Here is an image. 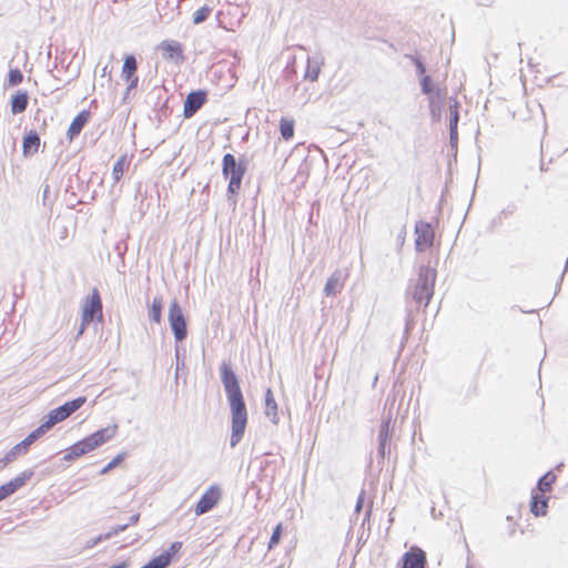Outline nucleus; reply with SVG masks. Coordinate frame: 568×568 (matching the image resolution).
<instances>
[{
	"label": "nucleus",
	"instance_id": "nucleus-48",
	"mask_svg": "<svg viewBox=\"0 0 568 568\" xmlns=\"http://www.w3.org/2000/svg\"><path fill=\"white\" fill-rule=\"evenodd\" d=\"M405 235H406V229L405 226L400 230L399 234L397 235V242L399 244V246H402L404 244V241H405Z\"/></svg>",
	"mask_w": 568,
	"mask_h": 568
},
{
	"label": "nucleus",
	"instance_id": "nucleus-29",
	"mask_svg": "<svg viewBox=\"0 0 568 568\" xmlns=\"http://www.w3.org/2000/svg\"><path fill=\"white\" fill-rule=\"evenodd\" d=\"M394 428L392 426V418L388 416L387 418L383 419L379 429H378V442H390L393 436Z\"/></svg>",
	"mask_w": 568,
	"mask_h": 568
},
{
	"label": "nucleus",
	"instance_id": "nucleus-9",
	"mask_svg": "<svg viewBox=\"0 0 568 568\" xmlns=\"http://www.w3.org/2000/svg\"><path fill=\"white\" fill-rule=\"evenodd\" d=\"M415 250L417 252H424L434 244L435 232L429 222L418 221L415 224Z\"/></svg>",
	"mask_w": 568,
	"mask_h": 568
},
{
	"label": "nucleus",
	"instance_id": "nucleus-24",
	"mask_svg": "<svg viewBox=\"0 0 568 568\" xmlns=\"http://www.w3.org/2000/svg\"><path fill=\"white\" fill-rule=\"evenodd\" d=\"M549 498L544 494L532 493L530 498V511L536 516H545L548 509Z\"/></svg>",
	"mask_w": 568,
	"mask_h": 568
},
{
	"label": "nucleus",
	"instance_id": "nucleus-21",
	"mask_svg": "<svg viewBox=\"0 0 568 568\" xmlns=\"http://www.w3.org/2000/svg\"><path fill=\"white\" fill-rule=\"evenodd\" d=\"M118 433V425H109L104 428H100L95 430L94 433L90 434V438L92 440V444L94 448L102 446L106 442L111 440Z\"/></svg>",
	"mask_w": 568,
	"mask_h": 568
},
{
	"label": "nucleus",
	"instance_id": "nucleus-4",
	"mask_svg": "<svg viewBox=\"0 0 568 568\" xmlns=\"http://www.w3.org/2000/svg\"><path fill=\"white\" fill-rule=\"evenodd\" d=\"M87 403L85 396H79L74 399L68 400L62 405L51 409L44 417V420L41 423V426L47 430V433L57 424L65 420L73 413L79 410Z\"/></svg>",
	"mask_w": 568,
	"mask_h": 568
},
{
	"label": "nucleus",
	"instance_id": "nucleus-40",
	"mask_svg": "<svg viewBox=\"0 0 568 568\" xmlns=\"http://www.w3.org/2000/svg\"><path fill=\"white\" fill-rule=\"evenodd\" d=\"M126 457V453H119L115 457H113L101 470V475L108 474L113 468L118 467Z\"/></svg>",
	"mask_w": 568,
	"mask_h": 568
},
{
	"label": "nucleus",
	"instance_id": "nucleus-16",
	"mask_svg": "<svg viewBox=\"0 0 568 568\" xmlns=\"http://www.w3.org/2000/svg\"><path fill=\"white\" fill-rule=\"evenodd\" d=\"M94 449L95 448L92 444L90 436H85L84 438L78 440L77 443L72 444L70 447L65 449L63 460L73 462Z\"/></svg>",
	"mask_w": 568,
	"mask_h": 568
},
{
	"label": "nucleus",
	"instance_id": "nucleus-34",
	"mask_svg": "<svg viewBox=\"0 0 568 568\" xmlns=\"http://www.w3.org/2000/svg\"><path fill=\"white\" fill-rule=\"evenodd\" d=\"M459 102L454 98L449 103V130H458Z\"/></svg>",
	"mask_w": 568,
	"mask_h": 568
},
{
	"label": "nucleus",
	"instance_id": "nucleus-6",
	"mask_svg": "<svg viewBox=\"0 0 568 568\" xmlns=\"http://www.w3.org/2000/svg\"><path fill=\"white\" fill-rule=\"evenodd\" d=\"M103 305L100 292L98 288H93L91 294L85 296L82 308L81 318L84 324H91L92 322H103Z\"/></svg>",
	"mask_w": 568,
	"mask_h": 568
},
{
	"label": "nucleus",
	"instance_id": "nucleus-18",
	"mask_svg": "<svg viewBox=\"0 0 568 568\" xmlns=\"http://www.w3.org/2000/svg\"><path fill=\"white\" fill-rule=\"evenodd\" d=\"M91 119V112L89 110L80 111L71 121L67 131V138L71 142L79 136L83 128L88 124Z\"/></svg>",
	"mask_w": 568,
	"mask_h": 568
},
{
	"label": "nucleus",
	"instance_id": "nucleus-27",
	"mask_svg": "<svg viewBox=\"0 0 568 568\" xmlns=\"http://www.w3.org/2000/svg\"><path fill=\"white\" fill-rule=\"evenodd\" d=\"M162 311H163V298L161 295H156L153 297L151 305L149 306V318L151 322L160 324L162 321Z\"/></svg>",
	"mask_w": 568,
	"mask_h": 568
},
{
	"label": "nucleus",
	"instance_id": "nucleus-56",
	"mask_svg": "<svg viewBox=\"0 0 568 568\" xmlns=\"http://www.w3.org/2000/svg\"><path fill=\"white\" fill-rule=\"evenodd\" d=\"M102 71H103L102 75H105L106 74V67H104Z\"/></svg>",
	"mask_w": 568,
	"mask_h": 568
},
{
	"label": "nucleus",
	"instance_id": "nucleus-25",
	"mask_svg": "<svg viewBox=\"0 0 568 568\" xmlns=\"http://www.w3.org/2000/svg\"><path fill=\"white\" fill-rule=\"evenodd\" d=\"M420 92L427 95L428 99L434 98L436 95L446 93V89L440 88L435 84L430 75L422 77L419 79Z\"/></svg>",
	"mask_w": 568,
	"mask_h": 568
},
{
	"label": "nucleus",
	"instance_id": "nucleus-50",
	"mask_svg": "<svg viewBox=\"0 0 568 568\" xmlns=\"http://www.w3.org/2000/svg\"><path fill=\"white\" fill-rule=\"evenodd\" d=\"M363 495L364 494L362 493L359 495V497L357 498V501H356V505H355V511L356 513H358L362 509V507H363V503H364V496Z\"/></svg>",
	"mask_w": 568,
	"mask_h": 568
},
{
	"label": "nucleus",
	"instance_id": "nucleus-30",
	"mask_svg": "<svg viewBox=\"0 0 568 568\" xmlns=\"http://www.w3.org/2000/svg\"><path fill=\"white\" fill-rule=\"evenodd\" d=\"M120 532H121V527H111L109 531H106L104 534H100L99 536L89 539L85 544V548H88V549L93 548L97 545H99L100 542H102L104 540H109Z\"/></svg>",
	"mask_w": 568,
	"mask_h": 568
},
{
	"label": "nucleus",
	"instance_id": "nucleus-38",
	"mask_svg": "<svg viewBox=\"0 0 568 568\" xmlns=\"http://www.w3.org/2000/svg\"><path fill=\"white\" fill-rule=\"evenodd\" d=\"M283 532H284V527H283V524L282 523H278L274 528H273V531H272V535H271V538L268 540V544H267V548L268 550L275 548L281 539H282V536H283Z\"/></svg>",
	"mask_w": 568,
	"mask_h": 568
},
{
	"label": "nucleus",
	"instance_id": "nucleus-20",
	"mask_svg": "<svg viewBox=\"0 0 568 568\" xmlns=\"http://www.w3.org/2000/svg\"><path fill=\"white\" fill-rule=\"evenodd\" d=\"M181 548V541H173L168 549L163 550L158 556H154L153 560L158 564L160 568H168L175 558V556L180 552Z\"/></svg>",
	"mask_w": 568,
	"mask_h": 568
},
{
	"label": "nucleus",
	"instance_id": "nucleus-22",
	"mask_svg": "<svg viewBox=\"0 0 568 568\" xmlns=\"http://www.w3.org/2000/svg\"><path fill=\"white\" fill-rule=\"evenodd\" d=\"M445 99L446 93L436 95L434 98L430 97V99H428V108L432 122L438 123L442 121L443 111L445 110Z\"/></svg>",
	"mask_w": 568,
	"mask_h": 568
},
{
	"label": "nucleus",
	"instance_id": "nucleus-44",
	"mask_svg": "<svg viewBox=\"0 0 568 568\" xmlns=\"http://www.w3.org/2000/svg\"><path fill=\"white\" fill-rule=\"evenodd\" d=\"M449 145L456 153L458 146V130H449Z\"/></svg>",
	"mask_w": 568,
	"mask_h": 568
},
{
	"label": "nucleus",
	"instance_id": "nucleus-28",
	"mask_svg": "<svg viewBox=\"0 0 568 568\" xmlns=\"http://www.w3.org/2000/svg\"><path fill=\"white\" fill-rule=\"evenodd\" d=\"M185 358H186V349L180 346H175V359H176V367H175V382L181 376H186V365H185Z\"/></svg>",
	"mask_w": 568,
	"mask_h": 568
},
{
	"label": "nucleus",
	"instance_id": "nucleus-42",
	"mask_svg": "<svg viewBox=\"0 0 568 568\" xmlns=\"http://www.w3.org/2000/svg\"><path fill=\"white\" fill-rule=\"evenodd\" d=\"M139 520H140V513H135L129 517L126 523L115 525L114 527H121V532H122V531H125L129 527L136 525L139 523Z\"/></svg>",
	"mask_w": 568,
	"mask_h": 568
},
{
	"label": "nucleus",
	"instance_id": "nucleus-17",
	"mask_svg": "<svg viewBox=\"0 0 568 568\" xmlns=\"http://www.w3.org/2000/svg\"><path fill=\"white\" fill-rule=\"evenodd\" d=\"M346 278L347 274L344 271L335 270L324 285V294L326 296H336L337 293L342 292Z\"/></svg>",
	"mask_w": 568,
	"mask_h": 568
},
{
	"label": "nucleus",
	"instance_id": "nucleus-2",
	"mask_svg": "<svg viewBox=\"0 0 568 568\" xmlns=\"http://www.w3.org/2000/svg\"><path fill=\"white\" fill-rule=\"evenodd\" d=\"M436 277L437 272L434 267L420 265L415 284L407 288L406 296L410 297L412 302H408L406 306V334H408L415 325L414 313L418 312L422 305L426 307L433 298Z\"/></svg>",
	"mask_w": 568,
	"mask_h": 568
},
{
	"label": "nucleus",
	"instance_id": "nucleus-55",
	"mask_svg": "<svg viewBox=\"0 0 568 568\" xmlns=\"http://www.w3.org/2000/svg\"><path fill=\"white\" fill-rule=\"evenodd\" d=\"M562 467H564V463H560V464H558V465L556 466V469H557V470H560Z\"/></svg>",
	"mask_w": 568,
	"mask_h": 568
},
{
	"label": "nucleus",
	"instance_id": "nucleus-52",
	"mask_svg": "<svg viewBox=\"0 0 568 568\" xmlns=\"http://www.w3.org/2000/svg\"><path fill=\"white\" fill-rule=\"evenodd\" d=\"M514 211H515V206L513 205V206H509V207H507V209H504V210L501 211V214H503L504 216H508V215L513 214V213H514Z\"/></svg>",
	"mask_w": 568,
	"mask_h": 568
},
{
	"label": "nucleus",
	"instance_id": "nucleus-53",
	"mask_svg": "<svg viewBox=\"0 0 568 568\" xmlns=\"http://www.w3.org/2000/svg\"><path fill=\"white\" fill-rule=\"evenodd\" d=\"M237 163H241L243 166H245L247 169L248 160L245 155H241L237 159Z\"/></svg>",
	"mask_w": 568,
	"mask_h": 568
},
{
	"label": "nucleus",
	"instance_id": "nucleus-14",
	"mask_svg": "<svg viewBox=\"0 0 568 568\" xmlns=\"http://www.w3.org/2000/svg\"><path fill=\"white\" fill-rule=\"evenodd\" d=\"M34 471L32 469L23 470L17 477L12 478L8 483H4L0 486V491L4 499L12 496L16 491H18L21 487H23L28 480L32 478Z\"/></svg>",
	"mask_w": 568,
	"mask_h": 568
},
{
	"label": "nucleus",
	"instance_id": "nucleus-1",
	"mask_svg": "<svg viewBox=\"0 0 568 568\" xmlns=\"http://www.w3.org/2000/svg\"><path fill=\"white\" fill-rule=\"evenodd\" d=\"M220 377L231 413L230 446L234 448L243 438L247 425V408L240 379L230 361H223L220 365Z\"/></svg>",
	"mask_w": 568,
	"mask_h": 568
},
{
	"label": "nucleus",
	"instance_id": "nucleus-39",
	"mask_svg": "<svg viewBox=\"0 0 568 568\" xmlns=\"http://www.w3.org/2000/svg\"><path fill=\"white\" fill-rule=\"evenodd\" d=\"M212 12V8L207 4H204L203 7L199 8L194 13H193V17H192V21L194 24H201L203 23L207 18L211 14Z\"/></svg>",
	"mask_w": 568,
	"mask_h": 568
},
{
	"label": "nucleus",
	"instance_id": "nucleus-43",
	"mask_svg": "<svg viewBox=\"0 0 568 568\" xmlns=\"http://www.w3.org/2000/svg\"><path fill=\"white\" fill-rule=\"evenodd\" d=\"M141 538H142V536H141V534H139V532L129 534V535L123 539V545H122L121 547H126V546L134 545V544H136Z\"/></svg>",
	"mask_w": 568,
	"mask_h": 568
},
{
	"label": "nucleus",
	"instance_id": "nucleus-46",
	"mask_svg": "<svg viewBox=\"0 0 568 568\" xmlns=\"http://www.w3.org/2000/svg\"><path fill=\"white\" fill-rule=\"evenodd\" d=\"M88 326H89V324H84L83 318H81V324L75 334V341L79 339L83 335V333L85 332Z\"/></svg>",
	"mask_w": 568,
	"mask_h": 568
},
{
	"label": "nucleus",
	"instance_id": "nucleus-36",
	"mask_svg": "<svg viewBox=\"0 0 568 568\" xmlns=\"http://www.w3.org/2000/svg\"><path fill=\"white\" fill-rule=\"evenodd\" d=\"M23 81V73L19 68H12L7 75V85L10 88L19 85Z\"/></svg>",
	"mask_w": 568,
	"mask_h": 568
},
{
	"label": "nucleus",
	"instance_id": "nucleus-54",
	"mask_svg": "<svg viewBox=\"0 0 568 568\" xmlns=\"http://www.w3.org/2000/svg\"><path fill=\"white\" fill-rule=\"evenodd\" d=\"M270 464H271V463H270L268 460H266V459H262V460L260 462V469H261V470H264L265 468H267V467L270 466Z\"/></svg>",
	"mask_w": 568,
	"mask_h": 568
},
{
	"label": "nucleus",
	"instance_id": "nucleus-37",
	"mask_svg": "<svg viewBox=\"0 0 568 568\" xmlns=\"http://www.w3.org/2000/svg\"><path fill=\"white\" fill-rule=\"evenodd\" d=\"M126 164V156L122 155L120 156L112 168V179L114 183L119 182L124 173V166Z\"/></svg>",
	"mask_w": 568,
	"mask_h": 568
},
{
	"label": "nucleus",
	"instance_id": "nucleus-31",
	"mask_svg": "<svg viewBox=\"0 0 568 568\" xmlns=\"http://www.w3.org/2000/svg\"><path fill=\"white\" fill-rule=\"evenodd\" d=\"M295 121L288 118H281L280 133L283 140L290 141L294 136Z\"/></svg>",
	"mask_w": 568,
	"mask_h": 568
},
{
	"label": "nucleus",
	"instance_id": "nucleus-12",
	"mask_svg": "<svg viewBox=\"0 0 568 568\" xmlns=\"http://www.w3.org/2000/svg\"><path fill=\"white\" fill-rule=\"evenodd\" d=\"M158 50L161 51L164 60L172 61L178 65L185 60L183 45L176 40H163L158 45Z\"/></svg>",
	"mask_w": 568,
	"mask_h": 568
},
{
	"label": "nucleus",
	"instance_id": "nucleus-5",
	"mask_svg": "<svg viewBox=\"0 0 568 568\" xmlns=\"http://www.w3.org/2000/svg\"><path fill=\"white\" fill-rule=\"evenodd\" d=\"M44 434H47V430L40 424L36 429L29 433L26 438L16 444L2 458H0V470L14 462L19 456L26 455L29 452L30 446Z\"/></svg>",
	"mask_w": 568,
	"mask_h": 568
},
{
	"label": "nucleus",
	"instance_id": "nucleus-11",
	"mask_svg": "<svg viewBox=\"0 0 568 568\" xmlns=\"http://www.w3.org/2000/svg\"><path fill=\"white\" fill-rule=\"evenodd\" d=\"M207 102V91L199 89L187 93L183 103V116L190 119Z\"/></svg>",
	"mask_w": 568,
	"mask_h": 568
},
{
	"label": "nucleus",
	"instance_id": "nucleus-47",
	"mask_svg": "<svg viewBox=\"0 0 568 568\" xmlns=\"http://www.w3.org/2000/svg\"><path fill=\"white\" fill-rule=\"evenodd\" d=\"M567 271H568V256H567V260H566V263H565L564 271H562V273H561V275H560V277H559V280H558V282L556 284V292L560 288L562 280H564V276H565Z\"/></svg>",
	"mask_w": 568,
	"mask_h": 568
},
{
	"label": "nucleus",
	"instance_id": "nucleus-19",
	"mask_svg": "<svg viewBox=\"0 0 568 568\" xmlns=\"http://www.w3.org/2000/svg\"><path fill=\"white\" fill-rule=\"evenodd\" d=\"M40 136L36 130L26 131L22 138V154L26 159L33 156L40 148Z\"/></svg>",
	"mask_w": 568,
	"mask_h": 568
},
{
	"label": "nucleus",
	"instance_id": "nucleus-58",
	"mask_svg": "<svg viewBox=\"0 0 568 568\" xmlns=\"http://www.w3.org/2000/svg\"><path fill=\"white\" fill-rule=\"evenodd\" d=\"M371 511H372L371 509H368V510L366 511V517H368V516L371 515Z\"/></svg>",
	"mask_w": 568,
	"mask_h": 568
},
{
	"label": "nucleus",
	"instance_id": "nucleus-15",
	"mask_svg": "<svg viewBox=\"0 0 568 568\" xmlns=\"http://www.w3.org/2000/svg\"><path fill=\"white\" fill-rule=\"evenodd\" d=\"M94 449L95 448L92 444L90 436H85L84 438L78 440L77 443L72 444L70 447L65 449L63 460L73 462Z\"/></svg>",
	"mask_w": 568,
	"mask_h": 568
},
{
	"label": "nucleus",
	"instance_id": "nucleus-33",
	"mask_svg": "<svg viewBox=\"0 0 568 568\" xmlns=\"http://www.w3.org/2000/svg\"><path fill=\"white\" fill-rule=\"evenodd\" d=\"M556 481V475L551 470H548L537 481V488L542 493H549L552 489V484Z\"/></svg>",
	"mask_w": 568,
	"mask_h": 568
},
{
	"label": "nucleus",
	"instance_id": "nucleus-10",
	"mask_svg": "<svg viewBox=\"0 0 568 568\" xmlns=\"http://www.w3.org/2000/svg\"><path fill=\"white\" fill-rule=\"evenodd\" d=\"M221 496L222 491L217 485L210 486V488L202 494L199 501L195 504V515L201 516L212 510L219 504Z\"/></svg>",
	"mask_w": 568,
	"mask_h": 568
},
{
	"label": "nucleus",
	"instance_id": "nucleus-23",
	"mask_svg": "<svg viewBox=\"0 0 568 568\" xmlns=\"http://www.w3.org/2000/svg\"><path fill=\"white\" fill-rule=\"evenodd\" d=\"M29 104V94L26 90H18L10 98V110L12 114L24 112Z\"/></svg>",
	"mask_w": 568,
	"mask_h": 568
},
{
	"label": "nucleus",
	"instance_id": "nucleus-3",
	"mask_svg": "<svg viewBox=\"0 0 568 568\" xmlns=\"http://www.w3.org/2000/svg\"><path fill=\"white\" fill-rule=\"evenodd\" d=\"M246 168L237 163V159L232 153H225L222 159V174L229 180L226 195L227 200L235 203L239 195Z\"/></svg>",
	"mask_w": 568,
	"mask_h": 568
},
{
	"label": "nucleus",
	"instance_id": "nucleus-26",
	"mask_svg": "<svg viewBox=\"0 0 568 568\" xmlns=\"http://www.w3.org/2000/svg\"><path fill=\"white\" fill-rule=\"evenodd\" d=\"M265 415L271 419L272 423H278L277 416V404L274 398L273 390L268 387L265 392Z\"/></svg>",
	"mask_w": 568,
	"mask_h": 568
},
{
	"label": "nucleus",
	"instance_id": "nucleus-45",
	"mask_svg": "<svg viewBox=\"0 0 568 568\" xmlns=\"http://www.w3.org/2000/svg\"><path fill=\"white\" fill-rule=\"evenodd\" d=\"M170 114H171V110L168 105V99H166L158 110L159 121H161L162 118H168Z\"/></svg>",
	"mask_w": 568,
	"mask_h": 568
},
{
	"label": "nucleus",
	"instance_id": "nucleus-8",
	"mask_svg": "<svg viewBox=\"0 0 568 568\" xmlns=\"http://www.w3.org/2000/svg\"><path fill=\"white\" fill-rule=\"evenodd\" d=\"M138 71V60L134 54L128 53L123 58V64L121 70V78L128 83L125 89V95H128L132 90H135L139 84V77L136 74Z\"/></svg>",
	"mask_w": 568,
	"mask_h": 568
},
{
	"label": "nucleus",
	"instance_id": "nucleus-57",
	"mask_svg": "<svg viewBox=\"0 0 568 568\" xmlns=\"http://www.w3.org/2000/svg\"><path fill=\"white\" fill-rule=\"evenodd\" d=\"M540 170H541V171H544V170H545V165H544V163H542V162H541V164H540Z\"/></svg>",
	"mask_w": 568,
	"mask_h": 568
},
{
	"label": "nucleus",
	"instance_id": "nucleus-32",
	"mask_svg": "<svg viewBox=\"0 0 568 568\" xmlns=\"http://www.w3.org/2000/svg\"><path fill=\"white\" fill-rule=\"evenodd\" d=\"M321 65H322V62H318V61H315V60H312L311 58H308L304 79L310 80L312 82L316 81L321 73Z\"/></svg>",
	"mask_w": 568,
	"mask_h": 568
},
{
	"label": "nucleus",
	"instance_id": "nucleus-13",
	"mask_svg": "<svg viewBox=\"0 0 568 568\" xmlns=\"http://www.w3.org/2000/svg\"><path fill=\"white\" fill-rule=\"evenodd\" d=\"M426 565V552L417 546H413L404 552L398 564L400 568H425Z\"/></svg>",
	"mask_w": 568,
	"mask_h": 568
},
{
	"label": "nucleus",
	"instance_id": "nucleus-51",
	"mask_svg": "<svg viewBox=\"0 0 568 568\" xmlns=\"http://www.w3.org/2000/svg\"><path fill=\"white\" fill-rule=\"evenodd\" d=\"M109 568H129V562L128 561H121V562L112 565Z\"/></svg>",
	"mask_w": 568,
	"mask_h": 568
},
{
	"label": "nucleus",
	"instance_id": "nucleus-49",
	"mask_svg": "<svg viewBox=\"0 0 568 568\" xmlns=\"http://www.w3.org/2000/svg\"><path fill=\"white\" fill-rule=\"evenodd\" d=\"M49 193H50V185L45 184L43 187V192H42L43 205H47V199H48Z\"/></svg>",
	"mask_w": 568,
	"mask_h": 568
},
{
	"label": "nucleus",
	"instance_id": "nucleus-41",
	"mask_svg": "<svg viewBox=\"0 0 568 568\" xmlns=\"http://www.w3.org/2000/svg\"><path fill=\"white\" fill-rule=\"evenodd\" d=\"M390 448H392L390 442H378V448H377L378 458L382 460H384L386 457L389 458Z\"/></svg>",
	"mask_w": 568,
	"mask_h": 568
},
{
	"label": "nucleus",
	"instance_id": "nucleus-35",
	"mask_svg": "<svg viewBox=\"0 0 568 568\" xmlns=\"http://www.w3.org/2000/svg\"><path fill=\"white\" fill-rule=\"evenodd\" d=\"M406 59H409L412 61V63L415 65V69H416V74L419 79H422V77H426V65L422 59V57L419 54H408L406 53L404 55Z\"/></svg>",
	"mask_w": 568,
	"mask_h": 568
},
{
	"label": "nucleus",
	"instance_id": "nucleus-7",
	"mask_svg": "<svg viewBox=\"0 0 568 568\" xmlns=\"http://www.w3.org/2000/svg\"><path fill=\"white\" fill-rule=\"evenodd\" d=\"M169 323L175 342H183L187 336V323L176 298H174L169 306Z\"/></svg>",
	"mask_w": 568,
	"mask_h": 568
}]
</instances>
